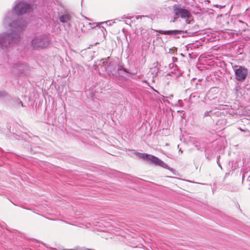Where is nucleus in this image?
Instances as JSON below:
<instances>
[{"mask_svg": "<svg viewBox=\"0 0 250 250\" xmlns=\"http://www.w3.org/2000/svg\"><path fill=\"white\" fill-rule=\"evenodd\" d=\"M49 44V41L42 36L35 37L31 42V45L33 49H43L46 47Z\"/></svg>", "mask_w": 250, "mask_h": 250, "instance_id": "f257e3e1", "label": "nucleus"}, {"mask_svg": "<svg viewBox=\"0 0 250 250\" xmlns=\"http://www.w3.org/2000/svg\"><path fill=\"white\" fill-rule=\"evenodd\" d=\"M236 79L239 81L245 80L247 76L248 70L244 66H239L234 70Z\"/></svg>", "mask_w": 250, "mask_h": 250, "instance_id": "f03ea898", "label": "nucleus"}, {"mask_svg": "<svg viewBox=\"0 0 250 250\" xmlns=\"http://www.w3.org/2000/svg\"><path fill=\"white\" fill-rule=\"evenodd\" d=\"M174 11L176 16H180L182 18H189L190 17V13L188 10L179 6L174 7Z\"/></svg>", "mask_w": 250, "mask_h": 250, "instance_id": "7ed1b4c3", "label": "nucleus"}, {"mask_svg": "<svg viewBox=\"0 0 250 250\" xmlns=\"http://www.w3.org/2000/svg\"><path fill=\"white\" fill-rule=\"evenodd\" d=\"M29 8L28 4L24 2H20L14 7V10L17 14H22L25 13Z\"/></svg>", "mask_w": 250, "mask_h": 250, "instance_id": "20e7f679", "label": "nucleus"}, {"mask_svg": "<svg viewBox=\"0 0 250 250\" xmlns=\"http://www.w3.org/2000/svg\"><path fill=\"white\" fill-rule=\"evenodd\" d=\"M149 161H150L154 165H158L160 166H162L164 164V163L162 161H161L158 158L152 155H150Z\"/></svg>", "mask_w": 250, "mask_h": 250, "instance_id": "39448f33", "label": "nucleus"}, {"mask_svg": "<svg viewBox=\"0 0 250 250\" xmlns=\"http://www.w3.org/2000/svg\"><path fill=\"white\" fill-rule=\"evenodd\" d=\"M135 154L137 155L140 158L146 161H149L150 154L146 153H141L138 152H135Z\"/></svg>", "mask_w": 250, "mask_h": 250, "instance_id": "423d86ee", "label": "nucleus"}, {"mask_svg": "<svg viewBox=\"0 0 250 250\" xmlns=\"http://www.w3.org/2000/svg\"><path fill=\"white\" fill-rule=\"evenodd\" d=\"M71 18L68 14L62 15L60 17V21L62 23H65L70 21Z\"/></svg>", "mask_w": 250, "mask_h": 250, "instance_id": "0eeeda50", "label": "nucleus"}, {"mask_svg": "<svg viewBox=\"0 0 250 250\" xmlns=\"http://www.w3.org/2000/svg\"><path fill=\"white\" fill-rule=\"evenodd\" d=\"M181 32L179 30H168V31H161L160 32V33L165 35H169V34H179Z\"/></svg>", "mask_w": 250, "mask_h": 250, "instance_id": "6e6552de", "label": "nucleus"}, {"mask_svg": "<svg viewBox=\"0 0 250 250\" xmlns=\"http://www.w3.org/2000/svg\"><path fill=\"white\" fill-rule=\"evenodd\" d=\"M19 37H18L15 40H14V42H16V41H19Z\"/></svg>", "mask_w": 250, "mask_h": 250, "instance_id": "1a4fd4ad", "label": "nucleus"}]
</instances>
